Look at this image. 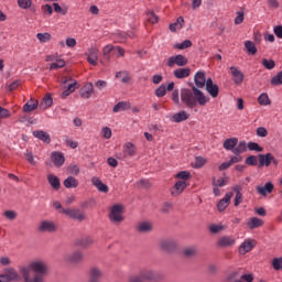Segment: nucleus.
<instances>
[{
  "label": "nucleus",
  "instance_id": "1",
  "mask_svg": "<svg viewBox=\"0 0 282 282\" xmlns=\"http://www.w3.org/2000/svg\"><path fill=\"white\" fill-rule=\"evenodd\" d=\"M194 83L196 86H193L192 89H181V100L189 109L197 107V102L198 105H200V107H205V105L209 100L208 97H206V95H204V93L199 90L204 89V86L206 85V83H208V79H206V73L198 70L194 76Z\"/></svg>",
  "mask_w": 282,
  "mask_h": 282
},
{
  "label": "nucleus",
  "instance_id": "2",
  "mask_svg": "<svg viewBox=\"0 0 282 282\" xmlns=\"http://www.w3.org/2000/svg\"><path fill=\"white\" fill-rule=\"evenodd\" d=\"M50 268L43 260H34L28 267L20 268L24 282H44Z\"/></svg>",
  "mask_w": 282,
  "mask_h": 282
},
{
  "label": "nucleus",
  "instance_id": "3",
  "mask_svg": "<svg viewBox=\"0 0 282 282\" xmlns=\"http://www.w3.org/2000/svg\"><path fill=\"white\" fill-rule=\"evenodd\" d=\"M122 210H124V207H122V205H113L110 208L109 220L112 224H115V226H120V224L124 221V216H122Z\"/></svg>",
  "mask_w": 282,
  "mask_h": 282
},
{
  "label": "nucleus",
  "instance_id": "4",
  "mask_svg": "<svg viewBox=\"0 0 282 282\" xmlns=\"http://www.w3.org/2000/svg\"><path fill=\"white\" fill-rule=\"evenodd\" d=\"M167 67H186L188 65V58L186 56L178 54V55H173L167 58L166 62Z\"/></svg>",
  "mask_w": 282,
  "mask_h": 282
},
{
  "label": "nucleus",
  "instance_id": "5",
  "mask_svg": "<svg viewBox=\"0 0 282 282\" xmlns=\"http://www.w3.org/2000/svg\"><path fill=\"white\" fill-rule=\"evenodd\" d=\"M62 213L64 215H67V217H70V219H76L77 221H85V219H87V215L85 214V212H82L80 209L62 208Z\"/></svg>",
  "mask_w": 282,
  "mask_h": 282
},
{
  "label": "nucleus",
  "instance_id": "6",
  "mask_svg": "<svg viewBox=\"0 0 282 282\" xmlns=\"http://www.w3.org/2000/svg\"><path fill=\"white\" fill-rule=\"evenodd\" d=\"M160 249L163 252H175V250H177V242L175 240H173V238H164L160 241L159 243Z\"/></svg>",
  "mask_w": 282,
  "mask_h": 282
},
{
  "label": "nucleus",
  "instance_id": "7",
  "mask_svg": "<svg viewBox=\"0 0 282 282\" xmlns=\"http://www.w3.org/2000/svg\"><path fill=\"white\" fill-rule=\"evenodd\" d=\"M19 273H17V270H14V268H9L4 271L3 274H0V282L19 281Z\"/></svg>",
  "mask_w": 282,
  "mask_h": 282
},
{
  "label": "nucleus",
  "instance_id": "8",
  "mask_svg": "<svg viewBox=\"0 0 282 282\" xmlns=\"http://www.w3.org/2000/svg\"><path fill=\"white\" fill-rule=\"evenodd\" d=\"M237 243V240L232 236H221L218 238L217 248H232Z\"/></svg>",
  "mask_w": 282,
  "mask_h": 282
},
{
  "label": "nucleus",
  "instance_id": "9",
  "mask_svg": "<svg viewBox=\"0 0 282 282\" xmlns=\"http://www.w3.org/2000/svg\"><path fill=\"white\" fill-rule=\"evenodd\" d=\"M83 259H85V256L80 250L74 251L64 257V261H66L67 263H80L83 262Z\"/></svg>",
  "mask_w": 282,
  "mask_h": 282
},
{
  "label": "nucleus",
  "instance_id": "10",
  "mask_svg": "<svg viewBox=\"0 0 282 282\" xmlns=\"http://www.w3.org/2000/svg\"><path fill=\"white\" fill-rule=\"evenodd\" d=\"M230 74L232 77V82L235 85H241L243 83V79L246 78V75L237 66H230Z\"/></svg>",
  "mask_w": 282,
  "mask_h": 282
},
{
  "label": "nucleus",
  "instance_id": "11",
  "mask_svg": "<svg viewBox=\"0 0 282 282\" xmlns=\"http://www.w3.org/2000/svg\"><path fill=\"white\" fill-rule=\"evenodd\" d=\"M254 246H257V241L248 238L240 245L239 253L248 254V252H251L253 250Z\"/></svg>",
  "mask_w": 282,
  "mask_h": 282
},
{
  "label": "nucleus",
  "instance_id": "12",
  "mask_svg": "<svg viewBox=\"0 0 282 282\" xmlns=\"http://www.w3.org/2000/svg\"><path fill=\"white\" fill-rule=\"evenodd\" d=\"M85 56H87V62L90 65H94V67L98 65V48L96 47L88 48L87 52L85 53Z\"/></svg>",
  "mask_w": 282,
  "mask_h": 282
},
{
  "label": "nucleus",
  "instance_id": "13",
  "mask_svg": "<svg viewBox=\"0 0 282 282\" xmlns=\"http://www.w3.org/2000/svg\"><path fill=\"white\" fill-rule=\"evenodd\" d=\"M205 87L212 98H217V96H219V86L213 83V78L207 79Z\"/></svg>",
  "mask_w": 282,
  "mask_h": 282
},
{
  "label": "nucleus",
  "instance_id": "14",
  "mask_svg": "<svg viewBox=\"0 0 282 282\" xmlns=\"http://www.w3.org/2000/svg\"><path fill=\"white\" fill-rule=\"evenodd\" d=\"M79 96H82V98L85 100H89V98L94 96V84L87 83L85 86H83L79 90Z\"/></svg>",
  "mask_w": 282,
  "mask_h": 282
},
{
  "label": "nucleus",
  "instance_id": "15",
  "mask_svg": "<svg viewBox=\"0 0 282 282\" xmlns=\"http://www.w3.org/2000/svg\"><path fill=\"white\" fill-rule=\"evenodd\" d=\"M256 191L259 195H262V197H268V195L274 191V184H272V182H267L264 186H257Z\"/></svg>",
  "mask_w": 282,
  "mask_h": 282
},
{
  "label": "nucleus",
  "instance_id": "16",
  "mask_svg": "<svg viewBox=\"0 0 282 282\" xmlns=\"http://www.w3.org/2000/svg\"><path fill=\"white\" fill-rule=\"evenodd\" d=\"M234 193L229 192L225 195V197L223 199L219 200L217 208L219 210V213H224V210H226L227 206H230V199H232L234 197Z\"/></svg>",
  "mask_w": 282,
  "mask_h": 282
},
{
  "label": "nucleus",
  "instance_id": "17",
  "mask_svg": "<svg viewBox=\"0 0 282 282\" xmlns=\"http://www.w3.org/2000/svg\"><path fill=\"white\" fill-rule=\"evenodd\" d=\"M173 76L178 80H183V78H188V76H191V69L188 67L181 66L180 68L174 69Z\"/></svg>",
  "mask_w": 282,
  "mask_h": 282
},
{
  "label": "nucleus",
  "instance_id": "18",
  "mask_svg": "<svg viewBox=\"0 0 282 282\" xmlns=\"http://www.w3.org/2000/svg\"><path fill=\"white\" fill-rule=\"evenodd\" d=\"M186 186H188L186 181H177L175 183L174 187L172 188V195L174 197H177V195H182V193H184V188H186Z\"/></svg>",
  "mask_w": 282,
  "mask_h": 282
},
{
  "label": "nucleus",
  "instance_id": "19",
  "mask_svg": "<svg viewBox=\"0 0 282 282\" xmlns=\"http://www.w3.org/2000/svg\"><path fill=\"white\" fill-rule=\"evenodd\" d=\"M40 232H56V225L52 221L44 220L39 227Z\"/></svg>",
  "mask_w": 282,
  "mask_h": 282
},
{
  "label": "nucleus",
  "instance_id": "20",
  "mask_svg": "<svg viewBox=\"0 0 282 282\" xmlns=\"http://www.w3.org/2000/svg\"><path fill=\"white\" fill-rule=\"evenodd\" d=\"M100 279H102V271L94 267L89 271V282H100Z\"/></svg>",
  "mask_w": 282,
  "mask_h": 282
},
{
  "label": "nucleus",
  "instance_id": "21",
  "mask_svg": "<svg viewBox=\"0 0 282 282\" xmlns=\"http://www.w3.org/2000/svg\"><path fill=\"white\" fill-rule=\"evenodd\" d=\"M33 135H34V138H37V140L45 142L46 144H50L52 142V138L50 137V133H47L43 130L33 131Z\"/></svg>",
  "mask_w": 282,
  "mask_h": 282
},
{
  "label": "nucleus",
  "instance_id": "22",
  "mask_svg": "<svg viewBox=\"0 0 282 282\" xmlns=\"http://www.w3.org/2000/svg\"><path fill=\"white\" fill-rule=\"evenodd\" d=\"M237 144H239V139L229 138L224 141L223 147H224V149H226V151H231V153H234Z\"/></svg>",
  "mask_w": 282,
  "mask_h": 282
},
{
  "label": "nucleus",
  "instance_id": "23",
  "mask_svg": "<svg viewBox=\"0 0 282 282\" xmlns=\"http://www.w3.org/2000/svg\"><path fill=\"white\" fill-rule=\"evenodd\" d=\"M272 161H274V155H272V153L259 154L260 166H270Z\"/></svg>",
  "mask_w": 282,
  "mask_h": 282
},
{
  "label": "nucleus",
  "instance_id": "24",
  "mask_svg": "<svg viewBox=\"0 0 282 282\" xmlns=\"http://www.w3.org/2000/svg\"><path fill=\"white\" fill-rule=\"evenodd\" d=\"M153 230V224L149 221H141L137 225V231L141 234L151 232Z\"/></svg>",
  "mask_w": 282,
  "mask_h": 282
},
{
  "label": "nucleus",
  "instance_id": "25",
  "mask_svg": "<svg viewBox=\"0 0 282 282\" xmlns=\"http://www.w3.org/2000/svg\"><path fill=\"white\" fill-rule=\"evenodd\" d=\"M47 182L54 191L61 189V178H58V176H56L54 174H48Z\"/></svg>",
  "mask_w": 282,
  "mask_h": 282
},
{
  "label": "nucleus",
  "instance_id": "26",
  "mask_svg": "<svg viewBox=\"0 0 282 282\" xmlns=\"http://www.w3.org/2000/svg\"><path fill=\"white\" fill-rule=\"evenodd\" d=\"M191 118V115L186 112V110H182L174 116H172V122H184L185 120H188Z\"/></svg>",
  "mask_w": 282,
  "mask_h": 282
},
{
  "label": "nucleus",
  "instance_id": "27",
  "mask_svg": "<svg viewBox=\"0 0 282 282\" xmlns=\"http://www.w3.org/2000/svg\"><path fill=\"white\" fill-rule=\"evenodd\" d=\"M51 159L55 166H63V164H65V156H63V153L53 152Z\"/></svg>",
  "mask_w": 282,
  "mask_h": 282
},
{
  "label": "nucleus",
  "instance_id": "28",
  "mask_svg": "<svg viewBox=\"0 0 282 282\" xmlns=\"http://www.w3.org/2000/svg\"><path fill=\"white\" fill-rule=\"evenodd\" d=\"M135 155V145L133 143L128 142L123 147V158H133Z\"/></svg>",
  "mask_w": 282,
  "mask_h": 282
},
{
  "label": "nucleus",
  "instance_id": "29",
  "mask_svg": "<svg viewBox=\"0 0 282 282\" xmlns=\"http://www.w3.org/2000/svg\"><path fill=\"white\" fill-rule=\"evenodd\" d=\"M248 151V143L246 141H240L234 149V155H241V153H246Z\"/></svg>",
  "mask_w": 282,
  "mask_h": 282
},
{
  "label": "nucleus",
  "instance_id": "30",
  "mask_svg": "<svg viewBox=\"0 0 282 282\" xmlns=\"http://www.w3.org/2000/svg\"><path fill=\"white\" fill-rule=\"evenodd\" d=\"M247 226L250 230H254V228H261V226H263V220L261 218L253 217L247 223Z\"/></svg>",
  "mask_w": 282,
  "mask_h": 282
},
{
  "label": "nucleus",
  "instance_id": "31",
  "mask_svg": "<svg viewBox=\"0 0 282 282\" xmlns=\"http://www.w3.org/2000/svg\"><path fill=\"white\" fill-rule=\"evenodd\" d=\"M127 109H131V104H129L127 101H121V102H118L117 105H115L112 111L115 113H120V111H127Z\"/></svg>",
  "mask_w": 282,
  "mask_h": 282
},
{
  "label": "nucleus",
  "instance_id": "32",
  "mask_svg": "<svg viewBox=\"0 0 282 282\" xmlns=\"http://www.w3.org/2000/svg\"><path fill=\"white\" fill-rule=\"evenodd\" d=\"M143 281H155L158 279V273L154 271L148 270L140 273Z\"/></svg>",
  "mask_w": 282,
  "mask_h": 282
},
{
  "label": "nucleus",
  "instance_id": "33",
  "mask_svg": "<svg viewBox=\"0 0 282 282\" xmlns=\"http://www.w3.org/2000/svg\"><path fill=\"white\" fill-rule=\"evenodd\" d=\"M65 188H78V180H76L74 176H68L64 181Z\"/></svg>",
  "mask_w": 282,
  "mask_h": 282
},
{
  "label": "nucleus",
  "instance_id": "34",
  "mask_svg": "<svg viewBox=\"0 0 282 282\" xmlns=\"http://www.w3.org/2000/svg\"><path fill=\"white\" fill-rule=\"evenodd\" d=\"M184 28V18H177L175 23L170 24L171 32H177V30H182Z\"/></svg>",
  "mask_w": 282,
  "mask_h": 282
},
{
  "label": "nucleus",
  "instance_id": "35",
  "mask_svg": "<svg viewBox=\"0 0 282 282\" xmlns=\"http://www.w3.org/2000/svg\"><path fill=\"white\" fill-rule=\"evenodd\" d=\"M76 243L80 248H89V246H91L94 243V238L85 237V238H82V239L77 240Z\"/></svg>",
  "mask_w": 282,
  "mask_h": 282
},
{
  "label": "nucleus",
  "instance_id": "36",
  "mask_svg": "<svg viewBox=\"0 0 282 282\" xmlns=\"http://www.w3.org/2000/svg\"><path fill=\"white\" fill-rule=\"evenodd\" d=\"M39 107V101L36 100H31L28 101L24 106H23V111L25 113H30L31 111H34V109H36Z\"/></svg>",
  "mask_w": 282,
  "mask_h": 282
},
{
  "label": "nucleus",
  "instance_id": "37",
  "mask_svg": "<svg viewBox=\"0 0 282 282\" xmlns=\"http://www.w3.org/2000/svg\"><path fill=\"white\" fill-rule=\"evenodd\" d=\"M258 102L259 105L263 106V107H268V105H271L272 101L270 100V97L268 96V94L262 93L259 97H258Z\"/></svg>",
  "mask_w": 282,
  "mask_h": 282
},
{
  "label": "nucleus",
  "instance_id": "38",
  "mask_svg": "<svg viewBox=\"0 0 282 282\" xmlns=\"http://www.w3.org/2000/svg\"><path fill=\"white\" fill-rule=\"evenodd\" d=\"M245 47H246L247 52L249 54H251L252 56H254V54H257V45H254V42L246 41L245 42Z\"/></svg>",
  "mask_w": 282,
  "mask_h": 282
},
{
  "label": "nucleus",
  "instance_id": "39",
  "mask_svg": "<svg viewBox=\"0 0 282 282\" xmlns=\"http://www.w3.org/2000/svg\"><path fill=\"white\" fill-rule=\"evenodd\" d=\"M116 78H120L121 83H123L124 85L129 84V82L131 80V76H129L127 72H118L116 74Z\"/></svg>",
  "mask_w": 282,
  "mask_h": 282
},
{
  "label": "nucleus",
  "instance_id": "40",
  "mask_svg": "<svg viewBox=\"0 0 282 282\" xmlns=\"http://www.w3.org/2000/svg\"><path fill=\"white\" fill-rule=\"evenodd\" d=\"M192 46H193V42H191L189 40H185L182 43H177L173 45L175 50H188V47H192Z\"/></svg>",
  "mask_w": 282,
  "mask_h": 282
},
{
  "label": "nucleus",
  "instance_id": "41",
  "mask_svg": "<svg viewBox=\"0 0 282 282\" xmlns=\"http://www.w3.org/2000/svg\"><path fill=\"white\" fill-rule=\"evenodd\" d=\"M54 100L52 99V96L51 95H46L44 98H43V101L41 104V107L43 109H47L50 107H52Z\"/></svg>",
  "mask_w": 282,
  "mask_h": 282
},
{
  "label": "nucleus",
  "instance_id": "42",
  "mask_svg": "<svg viewBox=\"0 0 282 282\" xmlns=\"http://www.w3.org/2000/svg\"><path fill=\"white\" fill-rule=\"evenodd\" d=\"M271 85L273 87H279V85H282V70L271 78Z\"/></svg>",
  "mask_w": 282,
  "mask_h": 282
},
{
  "label": "nucleus",
  "instance_id": "43",
  "mask_svg": "<svg viewBox=\"0 0 282 282\" xmlns=\"http://www.w3.org/2000/svg\"><path fill=\"white\" fill-rule=\"evenodd\" d=\"M36 39L40 43H47V41H52V35L50 33H37Z\"/></svg>",
  "mask_w": 282,
  "mask_h": 282
},
{
  "label": "nucleus",
  "instance_id": "44",
  "mask_svg": "<svg viewBox=\"0 0 282 282\" xmlns=\"http://www.w3.org/2000/svg\"><path fill=\"white\" fill-rule=\"evenodd\" d=\"M262 65L263 67H265V69H274V67H276V63L274 62V59L268 58L262 59Z\"/></svg>",
  "mask_w": 282,
  "mask_h": 282
},
{
  "label": "nucleus",
  "instance_id": "45",
  "mask_svg": "<svg viewBox=\"0 0 282 282\" xmlns=\"http://www.w3.org/2000/svg\"><path fill=\"white\" fill-rule=\"evenodd\" d=\"M247 149H249V151H257L258 153H261L263 151L259 143L252 141L247 144Z\"/></svg>",
  "mask_w": 282,
  "mask_h": 282
},
{
  "label": "nucleus",
  "instance_id": "46",
  "mask_svg": "<svg viewBox=\"0 0 282 282\" xmlns=\"http://www.w3.org/2000/svg\"><path fill=\"white\" fill-rule=\"evenodd\" d=\"M147 17H148L149 23L155 24L158 23V21H160V18L153 11H148Z\"/></svg>",
  "mask_w": 282,
  "mask_h": 282
},
{
  "label": "nucleus",
  "instance_id": "47",
  "mask_svg": "<svg viewBox=\"0 0 282 282\" xmlns=\"http://www.w3.org/2000/svg\"><path fill=\"white\" fill-rule=\"evenodd\" d=\"M18 6L22 10H29V8H32V0H18Z\"/></svg>",
  "mask_w": 282,
  "mask_h": 282
},
{
  "label": "nucleus",
  "instance_id": "48",
  "mask_svg": "<svg viewBox=\"0 0 282 282\" xmlns=\"http://www.w3.org/2000/svg\"><path fill=\"white\" fill-rule=\"evenodd\" d=\"M175 177L177 180H183V182H186V180H191V172L188 171H181L178 172Z\"/></svg>",
  "mask_w": 282,
  "mask_h": 282
},
{
  "label": "nucleus",
  "instance_id": "49",
  "mask_svg": "<svg viewBox=\"0 0 282 282\" xmlns=\"http://www.w3.org/2000/svg\"><path fill=\"white\" fill-rule=\"evenodd\" d=\"M62 67H65V62L63 59H56V63H52L50 65V69H62Z\"/></svg>",
  "mask_w": 282,
  "mask_h": 282
},
{
  "label": "nucleus",
  "instance_id": "50",
  "mask_svg": "<svg viewBox=\"0 0 282 282\" xmlns=\"http://www.w3.org/2000/svg\"><path fill=\"white\" fill-rule=\"evenodd\" d=\"M155 96L158 98H164L166 96V86L161 85L156 90H155Z\"/></svg>",
  "mask_w": 282,
  "mask_h": 282
},
{
  "label": "nucleus",
  "instance_id": "51",
  "mask_svg": "<svg viewBox=\"0 0 282 282\" xmlns=\"http://www.w3.org/2000/svg\"><path fill=\"white\" fill-rule=\"evenodd\" d=\"M245 17H246V13L243 11H238L237 17L235 18V24L241 25V23H243Z\"/></svg>",
  "mask_w": 282,
  "mask_h": 282
},
{
  "label": "nucleus",
  "instance_id": "52",
  "mask_svg": "<svg viewBox=\"0 0 282 282\" xmlns=\"http://www.w3.org/2000/svg\"><path fill=\"white\" fill-rule=\"evenodd\" d=\"M183 253L185 257H195L197 249H195V247H187L184 249Z\"/></svg>",
  "mask_w": 282,
  "mask_h": 282
},
{
  "label": "nucleus",
  "instance_id": "53",
  "mask_svg": "<svg viewBox=\"0 0 282 282\" xmlns=\"http://www.w3.org/2000/svg\"><path fill=\"white\" fill-rule=\"evenodd\" d=\"M221 230H224V226H221V225H210L209 226V231L212 232V235H217V234L221 232Z\"/></svg>",
  "mask_w": 282,
  "mask_h": 282
},
{
  "label": "nucleus",
  "instance_id": "54",
  "mask_svg": "<svg viewBox=\"0 0 282 282\" xmlns=\"http://www.w3.org/2000/svg\"><path fill=\"white\" fill-rule=\"evenodd\" d=\"M206 164V159L202 156L195 158V169H202Z\"/></svg>",
  "mask_w": 282,
  "mask_h": 282
},
{
  "label": "nucleus",
  "instance_id": "55",
  "mask_svg": "<svg viewBox=\"0 0 282 282\" xmlns=\"http://www.w3.org/2000/svg\"><path fill=\"white\" fill-rule=\"evenodd\" d=\"M246 164L248 166H257L258 164V160H257V156L256 155H250L246 159Z\"/></svg>",
  "mask_w": 282,
  "mask_h": 282
},
{
  "label": "nucleus",
  "instance_id": "56",
  "mask_svg": "<svg viewBox=\"0 0 282 282\" xmlns=\"http://www.w3.org/2000/svg\"><path fill=\"white\" fill-rule=\"evenodd\" d=\"M101 134H102V138H105V140H109L112 135L111 128H109V127L102 128Z\"/></svg>",
  "mask_w": 282,
  "mask_h": 282
},
{
  "label": "nucleus",
  "instance_id": "57",
  "mask_svg": "<svg viewBox=\"0 0 282 282\" xmlns=\"http://www.w3.org/2000/svg\"><path fill=\"white\" fill-rule=\"evenodd\" d=\"M113 51V46L112 45H106L102 50V54L104 57L109 61V54H111V52Z\"/></svg>",
  "mask_w": 282,
  "mask_h": 282
},
{
  "label": "nucleus",
  "instance_id": "58",
  "mask_svg": "<svg viewBox=\"0 0 282 282\" xmlns=\"http://www.w3.org/2000/svg\"><path fill=\"white\" fill-rule=\"evenodd\" d=\"M272 267L274 270H282V258L273 259Z\"/></svg>",
  "mask_w": 282,
  "mask_h": 282
},
{
  "label": "nucleus",
  "instance_id": "59",
  "mask_svg": "<svg viewBox=\"0 0 282 282\" xmlns=\"http://www.w3.org/2000/svg\"><path fill=\"white\" fill-rule=\"evenodd\" d=\"M171 210H173V203L171 202L164 203L161 208V213H171Z\"/></svg>",
  "mask_w": 282,
  "mask_h": 282
},
{
  "label": "nucleus",
  "instance_id": "60",
  "mask_svg": "<svg viewBox=\"0 0 282 282\" xmlns=\"http://www.w3.org/2000/svg\"><path fill=\"white\" fill-rule=\"evenodd\" d=\"M21 86V80H14L8 86L9 91H17L19 87Z\"/></svg>",
  "mask_w": 282,
  "mask_h": 282
},
{
  "label": "nucleus",
  "instance_id": "61",
  "mask_svg": "<svg viewBox=\"0 0 282 282\" xmlns=\"http://www.w3.org/2000/svg\"><path fill=\"white\" fill-rule=\"evenodd\" d=\"M257 135H259V138H267L268 137V129H265L264 127H260L257 129Z\"/></svg>",
  "mask_w": 282,
  "mask_h": 282
},
{
  "label": "nucleus",
  "instance_id": "62",
  "mask_svg": "<svg viewBox=\"0 0 282 282\" xmlns=\"http://www.w3.org/2000/svg\"><path fill=\"white\" fill-rule=\"evenodd\" d=\"M227 182L228 181L226 178H218L217 181L213 182V185L216 187L217 186L221 187V186H226Z\"/></svg>",
  "mask_w": 282,
  "mask_h": 282
},
{
  "label": "nucleus",
  "instance_id": "63",
  "mask_svg": "<svg viewBox=\"0 0 282 282\" xmlns=\"http://www.w3.org/2000/svg\"><path fill=\"white\" fill-rule=\"evenodd\" d=\"M273 32L278 39H282V25L274 26Z\"/></svg>",
  "mask_w": 282,
  "mask_h": 282
},
{
  "label": "nucleus",
  "instance_id": "64",
  "mask_svg": "<svg viewBox=\"0 0 282 282\" xmlns=\"http://www.w3.org/2000/svg\"><path fill=\"white\" fill-rule=\"evenodd\" d=\"M129 282H144V280L142 279V275H132L129 278Z\"/></svg>",
  "mask_w": 282,
  "mask_h": 282
}]
</instances>
